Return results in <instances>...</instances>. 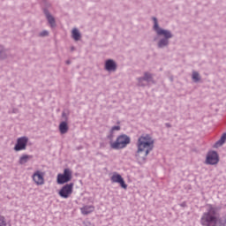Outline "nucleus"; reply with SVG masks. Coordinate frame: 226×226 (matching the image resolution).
Returning <instances> with one entry per match:
<instances>
[{"label": "nucleus", "mask_w": 226, "mask_h": 226, "mask_svg": "<svg viewBox=\"0 0 226 226\" xmlns=\"http://www.w3.org/2000/svg\"><path fill=\"white\" fill-rule=\"evenodd\" d=\"M119 130H121V127L119 125H115L111 128L112 132H119Z\"/></svg>", "instance_id": "nucleus-20"}, {"label": "nucleus", "mask_w": 226, "mask_h": 226, "mask_svg": "<svg viewBox=\"0 0 226 226\" xmlns=\"http://www.w3.org/2000/svg\"><path fill=\"white\" fill-rule=\"evenodd\" d=\"M151 79H153V76L148 72H145L144 78L139 79V86H146L143 81L150 82Z\"/></svg>", "instance_id": "nucleus-12"}, {"label": "nucleus", "mask_w": 226, "mask_h": 226, "mask_svg": "<svg viewBox=\"0 0 226 226\" xmlns=\"http://www.w3.org/2000/svg\"><path fill=\"white\" fill-rule=\"evenodd\" d=\"M105 68L108 72H116V62L114 60H107L105 63Z\"/></svg>", "instance_id": "nucleus-10"}, {"label": "nucleus", "mask_w": 226, "mask_h": 226, "mask_svg": "<svg viewBox=\"0 0 226 226\" xmlns=\"http://www.w3.org/2000/svg\"><path fill=\"white\" fill-rule=\"evenodd\" d=\"M72 193H73V183L66 184L58 192V195L62 199H70Z\"/></svg>", "instance_id": "nucleus-5"}, {"label": "nucleus", "mask_w": 226, "mask_h": 226, "mask_svg": "<svg viewBox=\"0 0 226 226\" xmlns=\"http://www.w3.org/2000/svg\"><path fill=\"white\" fill-rule=\"evenodd\" d=\"M72 172L70 169L64 170V173H59L56 177L57 185H64L72 181Z\"/></svg>", "instance_id": "nucleus-4"}, {"label": "nucleus", "mask_w": 226, "mask_h": 226, "mask_svg": "<svg viewBox=\"0 0 226 226\" xmlns=\"http://www.w3.org/2000/svg\"><path fill=\"white\" fill-rule=\"evenodd\" d=\"M34 183L37 185V186H41L45 185V172L36 170L34 172L32 176Z\"/></svg>", "instance_id": "nucleus-6"}, {"label": "nucleus", "mask_w": 226, "mask_h": 226, "mask_svg": "<svg viewBox=\"0 0 226 226\" xmlns=\"http://www.w3.org/2000/svg\"><path fill=\"white\" fill-rule=\"evenodd\" d=\"M154 25V29L158 34V36H164L165 39H162L159 41L158 47L162 49V47H167L169 45V38H172V34L169 30L162 29L160 26H158V20L156 18L153 19Z\"/></svg>", "instance_id": "nucleus-2"}, {"label": "nucleus", "mask_w": 226, "mask_h": 226, "mask_svg": "<svg viewBox=\"0 0 226 226\" xmlns=\"http://www.w3.org/2000/svg\"><path fill=\"white\" fill-rule=\"evenodd\" d=\"M27 142H29V139L27 137H21L17 139V144L14 147L16 151H24L27 146Z\"/></svg>", "instance_id": "nucleus-9"}, {"label": "nucleus", "mask_w": 226, "mask_h": 226, "mask_svg": "<svg viewBox=\"0 0 226 226\" xmlns=\"http://www.w3.org/2000/svg\"><path fill=\"white\" fill-rule=\"evenodd\" d=\"M192 79L194 80V82H199V80H200V76L199 75V72H192Z\"/></svg>", "instance_id": "nucleus-18"}, {"label": "nucleus", "mask_w": 226, "mask_h": 226, "mask_svg": "<svg viewBox=\"0 0 226 226\" xmlns=\"http://www.w3.org/2000/svg\"><path fill=\"white\" fill-rule=\"evenodd\" d=\"M59 131L62 135H64V133H68V123L62 122L59 124Z\"/></svg>", "instance_id": "nucleus-13"}, {"label": "nucleus", "mask_w": 226, "mask_h": 226, "mask_svg": "<svg viewBox=\"0 0 226 226\" xmlns=\"http://www.w3.org/2000/svg\"><path fill=\"white\" fill-rule=\"evenodd\" d=\"M110 180L111 183H117L118 185H120L121 188H123L124 190H126L128 188V185H126V183L124 182V178H123V177L117 172L112 174Z\"/></svg>", "instance_id": "nucleus-8"}, {"label": "nucleus", "mask_w": 226, "mask_h": 226, "mask_svg": "<svg viewBox=\"0 0 226 226\" xmlns=\"http://www.w3.org/2000/svg\"><path fill=\"white\" fill-rule=\"evenodd\" d=\"M46 17L48 19V21L49 22L51 27H54L56 26V20L54 19V17L50 16L49 12H46Z\"/></svg>", "instance_id": "nucleus-17"}, {"label": "nucleus", "mask_w": 226, "mask_h": 226, "mask_svg": "<svg viewBox=\"0 0 226 226\" xmlns=\"http://www.w3.org/2000/svg\"><path fill=\"white\" fill-rule=\"evenodd\" d=\"M31 158H33V156L31 155H27V154H24L19 158V163L20 165H24V163H27V162H29V160H31Z\"/></svg>", "instance_id": "nucleus-16"}, {"label": "nucleus", "mask_w": 226, "mask_h": 226, "mask_svg": "<svg viewBox=\"0 0 226 226\" xmlns=\"http://www.w3.org/2000/svg\"><path fill=\"white\" fill-rule=\"evenodd\" d=\"M226 133H223L221 139L214 145V147H220L225 144Z\"/></svg>", "instance_id": "nucleus-14"}, {"label": "nucleus", "mask_w": 226, "mask_h": 226, "mask_svg": "<svg viewBox=\"0 0 226 226\" xmlns=\"http://www.w3.org/2000/svg\"><path fill=\"white\" fill-rule=\"evenodd\" d=\"M94 211V206L90 205V206H84L83 207L80 208L81 215H91Z\"/></svg>", "instance_id": "nucleus-11"}, {"label": "nucleus", "mask_w": 226, "mask_h": 226, "mask_svg": "<svg viewBox=\"0 0 226 226\" xmlns=\"http://www.w3.org/2000/svg\"><path fill=\"white\" fill-rule=\"evenodd\" d=\"M49 35V32L48 31H43L41 34V36H48Z\"/></svg>", "instance_id": "nucleus-21"}, {"label": "nucleus", "mask_w": 226, "mask_h": 226, "mask_svg": "<svg viewBox=\"0 0 226 226\" xmlns=\"http://www.w3.org/2000/svg\"><path fill=\"white\" fill-rule=\"evenodd\" d=\"M138 151L136 156H140V153H144V156H147L150 151H153V147H154V140L153 138L149 136V134L142 135L139 138L138 143Z\"/></svg>", "instance_id": "nucleus-1"}, {"label": "nucleus", "mask_w": 226, "mask_h": 226, "mask_svg": "<svg viewBox=\"0 0 226 226\" xmlns=\"http://www.w3.org/2000/svg\"><path fill=\"white\" fill-rule=\"evenodd\" d=\"M6 218L3 215H0V226H7Z\"/></svg>", "instance_id": "nucleus-19"}, {"label": "nucleus", "mask_w": 226, "mask_h": 226, "mask_svg": "<svg viewBox=\"0 0 226 226\" xmlns=\"http://www.w3.org/2000/svg\"><path fill=\"white\" fill-rule=\"evenodd\" d=\"M220 162V157H218V153L215 151H210L207 154L206 163L207 165H216Z\"/></svg>", "instance_id": "nucleus-7"}, {"label": "nucleus", "mask_w": 226, "mask_h": 226, "mask_svg": "<svg viewBox=\"0 0 226 226\" xmlns=\"http://www.w3.org/2000/svg\"><path fill=\"white\" fill-rule=\"evenodd\" d=\"M130 142V137L126 134H122L117 138L116 141L110 143V147L111 149H124Z\"/></svg>", "instance_id": "nucleus-3"}, {"label": "nucleus", "mask_w": 226, "mask_h": 226, "mask_svg": "<svg viewBox=\"0 0 226 226\" xmlns=\"http://www.w3.org/2000/svg\"><path fill=\"white\" fill-rule=\"evenodd\" d=\"M72 34V38H73V40H75V41H79V40H80V32H79V29L73 28Z\"/></svg>", "instance_id": "nucleus-15"}]
</instances>
